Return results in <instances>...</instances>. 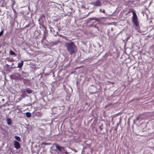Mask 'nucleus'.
I'll return each mask as SVG.
<instances>
[{
  "instance_id": "obj_1",
  "label": "nucleus",
  "mask_w": 154,
  "mask_h": 154,
  "mask_svg": "<svg viewBox=\"0 0 154 154\" xmlns=\"http://www.w3.org/2000/svg\"><path fill=\"white\" fill-rule=\"evenodd\" d=\"M65 46L66 47L67 51L70 55H72L76 51V46L73 42L71 41L66 42Z\"/></svg>"
},
{
  "instance_id": "obj_2",
  "label": "nucleus",
  "mask_w": 154,
  "mask_h": 154,
  "mask_svg": "<svg viewBox=\"0 0 154 154\" xmlns=\"http://www.w3.org/2000/svg\"><path fill=\"white\" fill-rule=\"evenodd\" d=\"M131 12H132L133 14V16L132 17V22L136 27H137L139 25L138 18L135 11L134 9H130L129 11L126 13V15H128Z\"/></svg>"
},
{
  "instance_id": "obj_3",
  "label": "nucleus",
  "mask_w": 154,
  "mask_h": 154,
  "mask_svg": "<svg viewBox=\"0 0 154 154\" xmlns=\"http://www.w3.org/2000/svg\"><path fill=\"white\" fill-rule=\"evenodd\" d=\"M26 73L23 71L22 72V75L20 74L19 73H15L11 75V77L12 79L14 80H20L21 81L25 80V79L24 77H25V76L24 75V74H25Z\"/></svg>"
},
{
  "instance_id": "obj_4",
  "label": "nucleus",
  "mask_w": 154,
  "mask_h": 154,
  "mask_svg": "<svg viewBox=\"0 0 154 154\" xmlns=\"http://www.w3.org/2000/svg\"><path fill=\"white\" fill-rule=\"evenodd\" d=\"M91 4L94 6H100L102 5L101 2L100 0H97L95 2L91 3Z\"/></svg>"
},
{
  "instance_id": "obj_5",
  "label": "nucleus",
  "mask_w": 154,
  "mask_h": 154,
  "mask_svg": "<svg viewBox=\"0 0 154 154\" xmlns=\"http://www.w3.org/2000/svg\"><path fill=\"white\" fill-rule=\"evenodd\" d=\"M14 145L15 148L16 149H18L20 148V143L16 141H14Z\"/></svg>"
},
{
  "instance_id": "obj_6",
  "label": "nucleus",
  "mask_w": 154,
  "mask_h": 154,
  "mask_svg": "<svg viewBox=\"0 0 154 154\" xmlns=\"http://www.w3.org/2000/svg\"><path fill=\"white\" fill-rule=\"evenodd\" d=\"M55 146L57 150L60 152H61L62 151V149L63 147H61L57 144H56Z\"/></svg>"
},
{
  "instance_id": "obj_7",
  "label": "nucleus",
  "mask_w": 154,
  "mask_h": 154,
  "mask_svg": "<svg viewBox=\"0 0 154 154\" xmlns=\"http://www.w3.org/2000/svg\"><path fill=\"white\" fill-rule=\"evenodd\" d=\"M23 64V61H21L20 63H18V66L17 67L21 68L22 67Z\"/></svg>"
},
{
  "instance_id": "obj_8",
  "label": "nucleus",
  "mask_w": 154,
  "mask_h": 154,
  "mask_svg": "<svg viewBox=\"0 0 154 154\" xmlns=\"http://www.w3.org/2000/svg\"><path fill=\"white\" fill-rule=\"evenodd\" d=\"M12 10L13 11V12L14 13V18L15 19L17 18V13L16 11L13 8Z\"/></svg>"
},
{
  "instance_id": "obj_9",
  "label": "nucleus",
  "mask_w": 154,
  "mask_h": 154,
  "mask_svg": "<svg viewBox=\"0 0 154 154\" xmlns=\"http://www.w3.org/2000/svg\"><path fill=\"white\" fill-rule=\"evenodd\" d=\"M7 123L8 125H10L12 123V121L11 119L8 118L6 119Z\"/></svg>"
},
{
  "instance_id": "obj_10",
  "label": "nucleus",
  "mask_w": 154,
  "mask_h": 154,
  "mask_svg": "<svg viewBox=\"0 0 154 154\" xmlns=\"http://www.w3.org/2000/svg\"><path fill=\"white\" fill-rule=\"evenodd\" d=\"M9 53L11 55H14L15 56H16V55L15 53L11 50H10V51Z\"/></svg>"
},
{
  "instance_id": "obj_11",
  "label": "nucleus",
  "mask_w": 154,
  "mask_h": 154,
  "mask_svg": "<svg viewBox=\"0 0 154 154\" xmlns=\"http://www.w3.org/2000/svg\"><path fill=\"white\" fill-rule=\"evenodd\" d=\"M26 116L28 118H29L32 116L31 114L29 112H27L26 113Z\"/></svg>"
},
{
  "instance_id": "obj_12",
  "label": "nucleus",
  "mask_w": 154,
  "mask_h": 154,
  "mask_svg": "<svg viewBox=\"0 0 154 154\" xmlns=\"http://www.w3.org/2000/svg\"><path fill=\"white\" fill-rule=\"evenodd\" d=\"M14 138L17 140L18 141H20L21 140L20 137L18 136H15Z\"/></svg>"
},
{
  "instance_id": "obj_13",
  "label": "nucleus",
  "mask_w": 154,
  "mask_h": 154,
  "mask_svg": "<svg viewBox=\"0 0 154 154\" xmlns=\"http://www.w3.org/2000/svg\"><path fill=\"white\" fill-rule=\"evenodd\" d=\"M32 90H31V89H28L26 90V92L28 94H30L32 93Z\"/></svg>"
},
{
  "instance_id": "obj_14",
  "label": "nucleus",
  "mask_w": 154,
  "mask_h": 154,
  "mask_svg": "<svg viewBox=\"0 0 154 154\" xmlns=\"http://www.w3.org/2000/svg\"><path fill=\"white\" fill-rule=\"evenodd\" d=\"M100 12H102L103 13H105V10L104 9H103L102 10V9H100Z\"/></svg>"
},
{
  "instance_id": "obj_15",
  "label": "nucleus",
  "mask_w": 154,
  "mask_h": 154,
  "mask_svg": "<svg viewBox=\"0 0 154 154\" xmlns=\"http://www.w3.org/2000/svg\"><path fill=\"white\" fill-rule=\"evenodd\" d=\"M4 33V30H2L0 32V37H1V36Z\"/></svg>"
},
{
  "instance_id": "obj_16",
  "label": "nucleus",
  "mask_w": 154,
  "mask_h": 154,
  "mask_svg": "<svg viewBox=\"0 0 154 154\" xmlns=\"http://www.w3.org/2000/svg\"><path fill=\"white\" fill-rule=\"evenodd\" d=\"M85 150H83L82 151V154H88V152H86V153H85Z\"/></svg>"
},
{
  "instance_id": "obj_17",
  "label": "nucleus",
  "mask_w": 154,
  "mask_h": 154,
  "mask_svg": "<svg viewBox=\"0 0 154 154\" xmlns=\"http://www.w3.org/2000/svg\"><path fill=\"white\" fill-rule=\"evenodd\" d=\"M43 144H44L45 145H48V143H46L43 142L42 143V145H43Z\"/></svg>"
},
{
  "instance_id": "obj_18",
  "label": "nucleus",
  "mask_w": 154,
  "mask_h": 154,
  "mask_svg": "<svg viewBox=\"0 0 154 154\" xmlns=\"http://www.w3.org/2000/svg\"><path fill=\"white\" fill-rule=\"evenodd\" d=\"M102 126L100 125V126H99V129H100L101 131L102 130Z\"/></svg>"
},
{
  "instance_id": "obj_19",
  "label": "nucleus",
  "mask_w": 154,
  "mask_h": 154,
  "mask_svg": "<svg viewBox=\"0 0 154 154\" xmlns=\"http://www.w3.org/2000/svg\"><path fill=\"white\" fill-rule=\"evenodd\" d=\"M36 114L37 115H40L41 114V112H36Z\"/></svg>"
},
{
  "instance_id": "obj_20",
  "label": "nucleus",
  "mask_w": 154,
  "mask_h": 154,
  "mask_svg": "<svg viewBox=\"0 0 154 154\" xmlns=\"http://www.w3.org/2000/svg\"><path fill=\"white\" fill-rule=\"evenodd\" d=\"M62 149H63V151L64 152H65V151H66V149L65 148L63 147V148H62Z\"/></svg>"
},
{
  "instance_id": "obj_21",
  "label": "nucleus",
  "mask_w": 154,
  "mask_h": 154,
  "mask_svg": "<svg viewBox=\"0 0 154 154\" xmlns=\"http://www.w3.org/2000/svg\"><path fill=\"white\" fill-rule=\"evenodd\" d=\"M139 117L138 116L136 118V121H137V120H139Z\"/></svg>"
},
{
  "instance_id": "obj_22",
  "label": "nucleus",
  "mask_w": 154,
  "mask_h": 154,
  "mask_svg": "<svg viewBox=\"0 0 154 154\" xmlns=\"http://www.w3.org/2000/svg\"><path fill=\"white\" fill-rule=\"evenodd\" d=\"M58 35L59 36H60V37H61V36H62V37H65V38H66V37H65V36H62V35Z\"/></svg>"
},
{
  "instance_id": "obj_23",
  "label": "nucleus",
  "mask_w": 154,
  "mask_h": 154,
  "mask_svg": "<svg viewBox=\"0 0 154 154\" xmlns=\"http://www.w3.org/2000/svg\"><path fill=\"white\" fill-rule=\"evenodd\" d=\"M41 17H45V16L43 14H42L41 15Z\"/></svg>"
},
{
  "instance_id": "obj_24",
  "label": "nucleus",
  "mask_w": 154,
  "mask_h": 154,
  "mask_svg": "<svg viewBox=\"0 0 154 154\" xmlns=\"http://www.w3.org/2000/svg\"><path fill=\"white\" fill-rule=\"evenodd\" d=\"M65 153L66 154H69L68 152H67V151H65Z\"/></svg>"
},
{
  "instance_id": "obj_25",
  "label": "nucleus",
  "mask_w": 154,
  "mask_h": 154,
  "mask_svg": "<svg viewBox=\"0 0 154 154\" xmlns=\"http://www.w3.org/2000/svg\"><path fill=\"white\" fill-rule=\"evenodd\" d=\"M45 35H44V36L43 37V39H44L45 38Z\"/></svg>"
},
{
  "instance_id": "obj_26",
  "label": "nucleus",
  "mask_w": 154,
  "mask_h": 154,
  "mask_svg": "<svg viewBox=\"0 0 154 154\" xmlns=\"http://www.w3.org/2000/svg\"><path fill=\"white\" fill-rule=\"evenodd\" d=\"M109 83H112V84H114V83L113 82H108Z\"/></svg>"
},
{
  "instance_id": "obj_27",
  "label": "nucleus",
  "mask_w": 154,
  "mask_h": 154,
  "mask_svg": "<svg viewBox=\"0 0 154 154\" xmlns=\"http://www.w3.org/2000/svg\"><path fill=\"white\" fill-rule=\"evenodd\" d=\"M115 129V130H116L117 129V128H116Z\"/></svg>"
},
{
  "instance_id": "obj_28",
  "label": "nucleus",
  "mask_w": 154,
  "mask_h": 154,
  "mask_svg": "<svg viewBox=\"0 0 154 154\" xmlns=\"http://www.w3.org/2000/svg\"><path fill=\"white\" fill-rule=\"evenodd\" d=\"M28 26V25H27V26Z\"/></svg>"
}]
</instances>
